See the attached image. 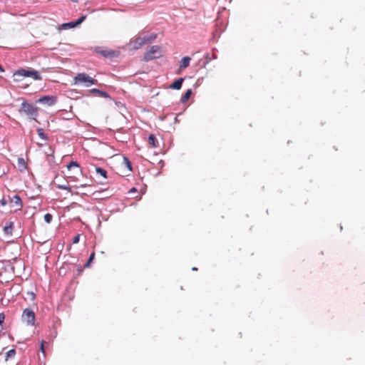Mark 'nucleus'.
Listing matches in <instances>:
<instances>
[{
    "mask_svg": "<svg viewBox=\"0 0 365 365\" xmlns=\"http://www.w3.org/2000/svg\"><path fill=\"white\" fill-rule=\"evenodd\" d=\"M37 133H38V136L44 140H48V136L46 133H44L43 132V130L42 128H38L37 129Z\"/></svg>",
    "mask_w": 365,
    "mask_h": 365,
    "instance_id": "19",
    "label": "nucleus"
},
{
    "mask_svg": "<svg viewBox=\"0 0 365 365\" xmlns=\"http://www.w3.org/2000/svg\"><path fill=\"white\" fill-rule=\"evenodd\" d=\"M4 319H5L4 314L3 312L0 313V326L4 323Z\"/></svg>",
    "mask_w": 365,
    "mask_h": 365,
    "instance_id": "26",
    "label": "nucleus"
},
{
    "mask_svg": "<svg viewBox=\"0 0 365 365\" xmlns=\"http://www.w3.org/2000/svg\"><path fill=\"white\" fill-rule=\"evenodd\" d=\"M191 94H192V90L191 89L187 90V91L185 93V94L182 96V98L180 99L181 103H185L189 99Z\"/></svg>",
    "mask_w": 365,
    "mask_h": 365,
    "instance_id": "16",
    "label": "nucleus"
},
{
    "mask_svg": "<svg viewBox=\"0 0 365 365\" xmlns=\"http://www.w3.org/2000/svg\"><path fill=\"white\" fill-rule=\"evenodd\" d=\"M143 38H144L145 43H151L157 38V35L152 34L150 36H145Z\"/></svg>",
    "mask_w": 365,
    "mask_h": 365,
    "instance_id": "17",
    "label": "nucleus"
},
{
    "mask_svg": "<svg viewBox=\"0 0 365 365\" xmlns=\"http://www.w3.org/2000/svg\"><path fill=\"white\" fill-rule=\"evenodd\" d=\"M20 112L24 113L26 115L30 116L32 119H35L38 115L37 108L34 105L27 103L26 101L22 102Z\"/></svg>",
    "mask_w": 365,
    "mask_h": 365,
    "instance_id": "4",
    "label": "nucleus"
},
{
    "mask_svg": "<svg viewBox=\"0 0 365 365\" xmlns=\"http://www.w3.org/2000/svg\"><path fill=\"white\" fill-rule=\"evenodd\" d=\"M219 36H220V34L218 33V31L217 30L212 32V38H218Z\"/></svg>",
    "mask_w": 365,
    "mask_h": 365,
    "instance_id": "30",
    "label": "nucleus"
},
{
    "mask_svg": "<svg viewBox=\"0 0 365 365\" xmlns=\"http://www.w3.org/2000/svg\"><path fill=\"white\" fill-rule=\"evenodd\" d=\"M14 76L19 77H31L36 81H39L42 79V77L40 75V73L34 69L21 68L16 71L14 73Z\"/></svg>",
    "mask_w": 365,
    "mask_h": 365,
    "instance_id": "3",
    "label": "nucleus"
},
{
    "mask_svg": "<svg viewBox=\"0 0 365 365\" xmlns=\"http://www.w3.org/2000/svg\"><path fill=\"white\" fill-rule=\"evenodd\" d=\"M22 319L26 322L28 325L33 326L35 323V314L31 309H25L23 312Z\"/></svg>",
    "mask_w": 365,
    "mask_h": 365,
    "instance_id": "5",
    "label": "nucleus"
},
{
    "mask_svg": "<svg viewBox=\"0 0 365 365\" xmlns=\"http://www.w3.org/2000/svg\"><path fill=\"white\" fill-rule=\"evenodd\" d=\"M71 1H73V2H77L78 1V0H71Z\"/></svg>",
    "mask_w": 365,
    "mask_h": 365,
    "instance_id": "37",
    "label": "nucleus"
},
{
    "mask_svg": "<svg viewBox=\"0 0 365 365\" xmlns=\"http://www.w3.org/2000/svg\"><path fill=\"white\" fill-rule=\"evenodd\" d=\"M183 81L184 78H179L170 86V88L173 89L179 90L181 88Z\"/></svg>",
    "mask_w": 365,
    "mask_h": 365,
    "instance_id": "10",
    "label": "nucleus"
},
{
    "mask_svg": "<svg viewBox=\"0 0 365 365\" xmlns=\"http://www.w3.org/2000/svg\"><path fill=\"white\" fill-rule=\"evenodd\" d=\"M136 192V189L135 187H133L130 190V192Z\"/></svg>",
    "mask_w": 365,
    "mask_h": 365,
    "instance_id": "31",
    "label": "nucleus"
},
{
    "mask_svg": "<svg viewBox=\"0 0 365 365\" xmlns=\"http://www.w3.org/2000/svg\"><path fill=\"white\" fill-rule=\"evenodd\" d=\"M96 173L98 174H99L100 175H101L104 178H106V179L107 178V172L103 168H100V167H96Z\"/></svg>",
    "mask_w": 365,
    "mask_h": 365,
    "instance_id": "18",
    "label": "nucleus"
},
{
    "mask_svg": "<svg viewBox=\"0 0 365 365\" xmlns=\"http://www.w3.org/2000/svg\"><path fill=\"white\" fill-rule=\"evenodd\" d=\"M1 204H2L3 205H6V202H5V201H2V202H1Z\"/></svg>",
    "mask_w": 365,
    "mask_h": 365,
    "instance_id": "35",
    "label": "nucleus"
},
{
    "mask_svg": "<svg viewBox=\"0 0 365 365\" xmlns=\"http://www.w3.org/2000/svg\"><path fill=\"white\" fill-rule=\"evenodd\" d=\"M44 221L47 223H51L53 220V216L50 213H46L44 217Z\"/></svg>",
    "mask_w": 365,
    "mask_h": 365,
    "instance_id": "21",
    "label": "nucleus"
},
{
    "mask_svg": "<svg viewBox=\"0 0 365 365\" xmlns=\"http://www.w3.org/2000/svg\"><path fill=\"white\" fill-rule=\"evenodd\" d=\"M40 350L44 354H45V351H44V341L42 340L41 341V346H40Z\"/></svg>",
    "mask_w": 365,
    "mask_h": 365,
    "instance_id": "27",
    "label": "nucleus"
},
{
    "mask_svg": "<svg viewBox=\"0 0 365 365\" xmlns=\"http://www.w3.org/2000/svg\"><path fill=\"white\" fill-rule=\"evenodd\" d=\"M38 102L51 106L56 103V98L54 96H43L38 99Z\"/></svg>",
    "mask_w": 365,
    "mask_h": 365,
    "instance_id": "8",
    "label": "nucleus"
},
{
    "mask_svg": "<svg viewBox=\"0 0 365 365\" xmlns=\"http://www.w3.org/2000/svg\"><path fill=\"white\" fill-rule=\"evenodd\" d=\"M213 58H216L217 56L215 55H212Z\"/></svg>",
    "mask_w": 365,
    "mask_h": 365,
    "instance_id": "36",
    "label": "nucleus"
},
{
    "mask_svg": "<svg viewBox=\"0 0 365 365\" xmlns=\"http://www.w3.org/2000/svg\"><path fill=\"white\" fill-rule=\"evenodd\" d=\"M11 202L19 207L22 206L21 199L18 195H15L11 197Z\"/></svg>",
    "mask_w": 365,
    "mask_h": 365,
    "instance_id": "15",
    "label": "nucleus"
},
{
    "mask_svg": "<svg viewBox=\"0 0 365 365\" xmlns=\"http://www.w3.org/2000/svg\"><path fill=\"white\" fill-rule=\"evenodd\" d=\"M80 236H81V235H80L79 234H78V235H75V236L73 237V240H72V242H73V244H77V243L79 242V240H80Z\"/></svg>",
    "mask_w": 365,
    "mask_h": 365,
    "instance_id": "25",
    "label": "nucleus"
},
{
    "mask_svg": "<svg viewBox=\"0 0 365 365\" xmlns=\"http://www.w3.org/2000/svg\"><path fill=\"white\" fill-rule=\"evenodd\" d=\"M80 167V165L78 162L76 161H71L68 165H67V168L68 170H71L73 168H79Z\"/></svg>",
    "mask_w": 365,
    "mask_h": 365,
    "instance_id": "20",
    "label": "nucleus"
},
{
    "mask_svg": "<svg viewBox=\"0 0 365 365\" xmlns=\"http://www.w3.org/2000/svg\"><path fill=\"white\" fill-rule=\"evenodd\" d=\"M145 43L144 38L143 37H138L134 41L133 48L135 50L139 49L141 48Z\"/></svg>",
    "mask_w": 365,
    "mask_h": 365,
    "instance_id": "11",
    "label": "nucleus"
},
{
    "mask_svg": "<svg viewBox=\"0 0 365 365\" xmlns=\"http://www.w3.org/2000/svg\"><path fill=\"white\" fill-rule=\"evenodd\" d=\"M94 51L101 54L105 58H113L116 56L115 51L113 50H106L102 46H97L94 48Z\"/></svg>",
    "mask_w": 365,
    "mask_h": 365,
    "instance_id": "6",
    "label": "nucleus"
},
{
    "mask_svg": "<svg viewBox=\"0 0 365 365\" xmlns=\"http://www.w3.org/2000/svg\"><path fill=\"white\" fill-rule=\"evenodd\" d=\"M19 160L20 163L24 162V159H22V158H20Z\"/></svg>",
    "mask_w": 365,
    "mask_h": 365,
    "instance_id": "34",
    "label": "nucleus"
},
{
    "mask_svg": "<svg viewBox=\"0 0 365 365\" xmlns=\"http://www.w3.org/2000/svg\"><path fill=\"white\" fill-rule=\"evenodd\" d=\"M192 271H196V270H197V269L196 267H192Z\"/></svg>",
    "mask_w": 365,
    "mask_h": 365,
    "instance_id": "33",
    "label": "nucleus"
},
{
    "mask_svg": "<svg viewBox=\"0 0 365 365\" xmlns=\"http://www.w3.org/2000/svg\"><path fill=\"white\" fill-rule=\"evenodd\" d=\"M14 224L11 221H7L5 223V225L4 226L3 230L4 232V235L6 236H11L13 234V230H14Z\"/></svg>",
    "mask_w": 365,
    "mask_h": 365,
    "instance_id": "9",
    "label": "nucleus"
},
{
    "mask_svg": "<svg viewBox=\"0 0 365 365\" xmlns=\"http://www.w3.org/2000/svg\"><path fill=\"white\" fill-rule=\"evenodd\" d=\"M162 56V48L159 46H152L143 55V61H149L158 58Z\"/></svg>",
    "mask_w": 365,
    "mask_h": 365,
    "instance_id": "2",
    "label": "nucleus"
},
{
    "mask_svg": "<svg viewBox=\"0 0 365 365\" xmlns=\"http://www.w3.org/2000/svg\"><path fill=\"white\" fill-rule=\"evenodd\" d=\"M148 143L149 145H150L153 148L158 147V139L153 134H150L149 135L148 139Z\"/></svg>",
    "mask_w": 365,
    "mask_h": 365,
    "instance_id": "14",
    "label": "nucleus"
},
{
    "mask_svg": "<svg viewBox=\"0 0 365 365\" xmlns=\"http://www.w3.org/2000/svg\"><path fill=\"white\" fill-rule=\"evenodd\" d=\"M0 72L2 73V72H4V69L3 68V67L0 65Z\"/></svg>",
    "mask_w": 365,
    "mask_h": 365,
    "instance_id": "32",
    "label": "nucleus"
},
{
    "mask_svg": "<svg viewBox=\"0 0 365 365\" xmlns=\"http://www.w3.org/2000/svg\"><path fill=\"white\" fill-rule=\"evenodd\" d=\"M205 58H206V62H205V64L208 63L212 58L210 57V54L209 53H207L205 56Z\"/></svg>",
    "mask_w": 365,
    "mask_h": 365,
    "instance_id": "29",
    "label": "nucleus"
},
{
    "mask_svg": "<svg viewBox=\"0 0 365 365\" xmlns=\"http://www.w3.org/2000/svg\"><path fill=\"white\" fill-rule=\"evenodd\" d=\"M86 18V16H82L79 19H78L75 21H71L68 23L63 24L61 25L62 29H72L74 27H76L77 26L80 25Z\"/></svg>",
    "mask_w": 365,
    "mask_h": 365,
    "instance_id": "7",
    "label": "nucleus"
},
{
    "mask_svg": "<svg viewBox=\"0 0 365 365\" xmlns=\"http://www.w3.org/2000/svg\"><path fill=\"white\" fill-rule=\"evenodd\" d=\"M191 58L189 56L183 57L180 62V69H185L187 68L190 62Z\"/></svg>",
    "mask_w": 365,
    "mask_h": 365,
    "instance_id": "12",
    "label": "nucleus"
},
{
    "mask_svg": "<svg viewBox=\"0 0 365 365\" xmlns=\"http://www.w3.org/2000/svg\"><path fill=\"white\" fill-rule=\"evenodd\" d=\"M58 187L63 190H70V188L66 185H58Z\"/></svg>",
    "mask_w": 365,
    "mask_h": 365,
    "instance_id": "28",
    "label": "nucleus"
},
{
    "mask_svg": "<svg viewBox=\"0 0 365 365\" xmlns=\"http://www.w3.org/2000/svg\"><path fill=\"white\" fill-rule=\"evenodd\" d=\"M94 257H95V253L92 252L86 264H85V267H88L89 265V264L94 259Z\"/></svg>",
    "mask_w": 365,
    "mask_h": 365,
    "instance_id": "24",
    "label": "nucleus"
},
{
    "mask_svg": "<svg viewBox=\"0 0 365 365\" xmlns=\"http://www.w3.org/2000/svg\"><path fill=\"white\" fill-rule=\"evenodd\" d=\"M90 92L93 93H98L99 96L103 98H110L108 93L103 91H101L98 88H92L90 90Z\"/></svg>",
    "mask_w": 365,
    "mask_h": 365,
    "instance_id": "13",
    "label": "nucleus"
},
{
    "mask_svg": "<svg viewBox=\"0 0 365 365\" xmlns=\"http://www.w3.org/2000/svg\"><path fill=\"white\" fill-rule=\"evenodd\" d=\"M123 161L125 164V166L130 170H132V165H131V163L130 161L129 160V159L127 158V157H124L123 158Z\"/></svg>",
    "mask_w": 365,
    "mask_h": 365,
    "instance_id": "22",
    "label": "nucleus"
},
{
    "mask_svg": "<svg viewBox=\"0 0 365 365\" xmlns=\"http://www.w3.org/2000/svg\"><path fill=\"white\" fill-rule=\"evenodd\" d=\"M15 354H16L15 349H10L9 351H8L6 352V359H9V358L14 357L15 356Z\"/></svg>",
    "mask_w": 365,
    "mask_h": 365,
    "instance_id": "23",
    "label": "nucleus"
},
{
    "mask_svg": "<svg viewBox=\"0 0 365 365\" xmlns=\"http://www.w3.org/2000/svg\"><path fill=\"white\" fill-rule=\"evenodd\" d=\"M73 81L76 85L82 84L86 87H89L95 84L96 80L86 73H80L73 78Z\"/></svg>",
    "mask_w": 365,
    "mask_h": 365,
    "instance_id": "1",
    "label": "nucleus"
}]
</instances>
